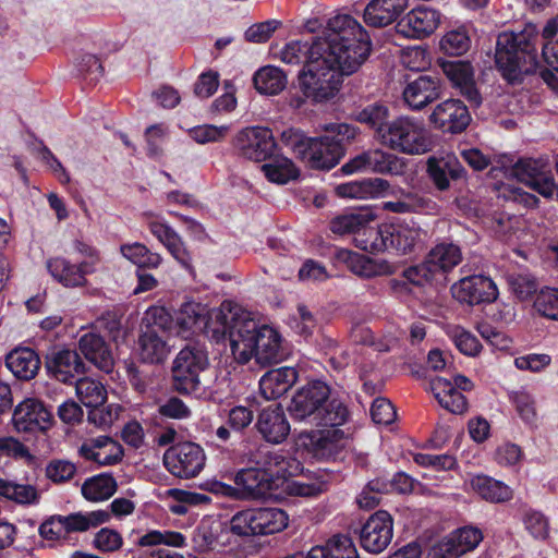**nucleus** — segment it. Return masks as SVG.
I'll list each match as a JSON object with an SVG mask.
<instances>
[{
	"mask_svg": "<svg viewBox=\"0 0 558 558\" xmlns=\"http://www.w3.org/2000/svg\"><path fill=\"white\" fill-rule=\"evenodd\" d=\"M289 412L294 421L330 427L342 425L349 415L344 404L331 397L330 387L322 380L311 381L298 389Z\"/></svg>",
	"mask_w": 558,
	"mask_h": 558,
	"instance_id": "2",
	"label": "nucleus"
},
{
	"mask_svg": "<svg viewBox=\"0 0 558 558\" xmlns=\"http://www.w3.org/2000/svg\"><path fill=\"white\" fill-rule=\"evenodd\" d=\"M259 513L258 508L246 509L236 512L230 521V530L239 536H252L258 534Z\"/></svg>",
	"mask_w": 558,
	"mask_h": 558,
	"instance_id": "55",
	"label": "nucleus"
},
{
	"mask_svg": "<svg viewBox=\"0 0 558 558\" xmlns=\"http://www.w3.org/2000/svg\"><path fill=\"white\" fill-rule=\"evenodd\" d=\"M82 495L89 501L109 499L117 490L116 480L108 474L93 476L82 485Z\"/></svg>",
	"mask_w": 558,
	"mask_h": 558,
	"instance_id": "45",
	"label": "nucleus"
},
{
	"mask_svg": "<svg viewBox=\"0 0 558 558\" xmlns=\"http://www.w3.org/2000/svg\"><path fill=\"white\" fill-rule=\"evenodd\" d=\"M298 380L294 367H279L267 372L259 380V389L267 400L283 396Z\"/></svg>",
	"mask_w": 558,
	"mask_h": 558,
	"instance_id": "31",
	"label": "nucleus"
},
{
	"mask_svg": "<svg viewBox=\"0 0 558 558\" xmlns=\"http://www.w3.org/2000/svg\"><path fill=\"white\" fill-rule=\"evenodd\" d=\"M508 175L517 179L546 198L554 197L555 181L547 158H524L517 161Z\"/></svg>",
	"mask_w": 558,
	"mask_h": 558,
	"instance_id": "12",
	"label": "nucleus"
},
{
	"mask_svg": "<svg viewBox=\"0 0 558 558\" xmlns=\"http://www.w3.org/2000/svg\"><path fill=\"white\" fill-rule=\"evenodd\" d=\"M258 534L269 535L283 531L289 524L288 513L280 508H258Z\"/></svg>",
	"mask_w": 558,
	"mask_h": 558,
	"instance_id": "50",
	"label": "nucleus"
},
{
	"mask_svg": "<svg viewBox=\"0 0 558 558\" xmlns=\"http://www.w3.org/2000/svg\"><path fill=\"white\" fill-rule=\"evenodd\" d=\"M448 538L458 556L475 549L483 539V533L474 526H463L452 532Z\"/></svg>",
	"mask_w": 558,
	"mask_h": 558,
	"instance_id": "54",
	"label": "nucleus"
},
{
	"mask_svg": "<svg viewBox=\"0 0 558 558\" xmlns=\"http://www.w3.org/2000/svg\"><path fill=\"white\" fill-rule=\"evenodd\" d=\"M230 132V125L204 124L190 130V136L198 144L222 141Z\"/></svg>",
	"mask_w": 558,
	"mask_h": 558,
	"instance_id": "61",
	"label": "nucleus"
},
{
	"mask_svg": "<svg viewBox=\"0 0 558 558\" xmlns=\"http://www.w3.org/2000/svg\"><path fill=\"white\" fill-rule=\"evenodd\" d=\"M287 355L280 333L272 327L262 325L253 359L260 365L282 361Z\"/></svg>",
	"mask_w": 558,
	"mask_h": 558,
	"instance_id": "29",
	"label": "nucleus"
},
{
	"mask_svg": "<svg viewBox=\"0 0 558 558\" xmlns=\"http://www.w3.org/2000/svg\"><path fill=\"white\" fill-rule=\"evenodd\" d=\"M533 308L539 316L558 322V288H542L534 296Z\"/></svg>",
	"mask_w": 558,
	"mask_h": 558,
	"instance_id": "52",
	"label": "nucleus"
},
{
	"mask_svg": "<svg viewBox=\"0 0 558 558\" xmlns=\"http://www.w3.org/2000/svg\"><path fill=\"white\" fill-rule=\"evenodd\" d=\"M440 49L450 56H461L471 47V37L465 26L450 29L440 39Z\"/></svg>",
	"mask_w": 558,
	"mask_h": 558,
	"instance_id": "51",
	"label": "nucleus"
},
{
	"mask_svg": "<svg viewBox=\"0 0 558 558\" xmlns=\"http://www.w3.org/2000/svg\"><path fill=\"white\" fill-rule=\"evenodd\" d=\"M80 351L97 368L105 373L113 369L114 360L104 339L96 333H85L78 341Z\"/></svg>",
	"mask_w": 558,
	"mask_h": 558,
	"instance_id": "32",
	"label": "nucleus"
},
{
	"mask_svg": "<svg viewBox=\"0 0 558 558\" xmlns=\"http://www.w3.org/2000/svg\"><path fill=\"white\" fill-rule=\"evenodd\" d=\"M510 401L521 420L526 424H534L537 418L535 399L529 391L520 389L510 393Z\"/></svg>",
	"mask_w": 558,
	"mask_h": 558,
	"instance_id": "58",
	"label": "nucleus"
},
{
	"mask_svg": "<svg viewBox=\"0 0 558 558\" xmlns=\"http://www.w3.org/2000/svg\"><path fill=\"white\" fill-rule=\"evenodd\" d=\"M452 296L460 303L476 305L492 303L498 298L496 283L485 276H469L451 287Z\"/></svg>",
	"mask_w": 558,
	"mask_h": 558,
	"instance_id": "16",
	"label": "nucleus"
},
{
	"mask_svg": "<svg viewBox=\"0 0 558 558\" xmlns=\"http://www.w3.org/2000/svg\"><path fill=\"white\" fill-rule=\"evenodd\" d=\"M282 140L299 158L315 169H331L343 154L339 142L329 135L313 138L291 129L282 133Z\"/></svg>",
	"mask_w": 558,
	"mask_h": 558,
	"instance_id": "6",
	"label": "nucleus"
},
{
	"mask_svg": "<svg viewBox=\"0 0 558 558\" xmlns=\"http://www.w3.org/2000/svg\"><path fill=\"white\" fill-rule=\"evenodd\" d=\"M404 169L402 158L381 149H372V172L401 174Z\"/></svg>",
	"mask_w": 558,
	"mask_h": 558,
	"instance_id": "59",
	"label": "nucleus"
},
{
	"mask_svg": "<svg viewBox=\"0 0 558 558\" xmlns=\"http://www.w3.org/2000/svg\"><path fill=\"white\" fill-rule=\"evenodd\" d=\"M163 463L175 477L192 478L204 469L206 454L204 449L195 442H179L166 450Z\"/></svg>",
	"mask_w": 558,
	"mask_h": 558,
	"instance_id": "11",
	"label": "nucleus"
},
{
	"mask_svg": "<svg viewBox=\"0 0 558 558\" xmlns=\"http://www.w3.org/2000/svg\"><path fill=\"white\" fill-rule=\"evenodd\" d=\"M93 545L101 553H113L122 547L123 538L118 531L102 527L95 534Z\"/></svg>",
	"mask_w": 558,
	"mask_h": 558,
	"instance_id": "63",
	"label": "nucleus"
},
{
	"mask_svg": "<svg viewBox=\"0 0 558 558\" xmlns=\"http://www.w3.org/2000/svg\"><path fill=\"white\" fill-rule=\"evenodd\" d=\"M357 121L374 130L376 140L380 142L381 133L390 122L389 109L383 104L368 105L359 112Z\"/></svg>",
	"mask_w": 558,
	"mask_h": 558,
	"instance_id": "48",
	"label": "nucleus"
},
{
	"mask_svg": "<svg viewBox=\"0 0 558 558\" xmlns=\"http://www.w3.org/2000/svg\"><path fill=\"white\" fill-rule=\"evenodd\" d=\"M146 226L178 263L185 268L190 266L191 257L181 236L163 219L148 216Z\"/></svg>",
	"mask_w": 558,
	"mask_h": 558,
	"instance_id": "26",
	"label": "nucleus"
},
{
	"mask_svg": "<svg viewBox=\"0 0 558 558\" xmlns=\"http://www.w3.org/2000/svg\"><path fill=\"white\" fill-rule=\"evenodd\" d=\"M265 177L274 183L286 184L299 177L300 171L287 157L277 156L260 167Z\"/></svg>",
	"mask_w": 558,
	"mask_h": 558,
	"instance_id": "46",
	"label": "nucleus"
},
{
	"mask_svg": "<svg viewBox=\"0 0 558 558\" xmlns=\"http://www.w3.org/2000/svg\"><path fill=\"white\" fill-rule=\"evenodd\" d=\"M376 216L371 210L343 214L330 221V230L339 235L354 234L355 246L362 250L357 240L361 238L367 241L373 240L371 231H375L376 229L371 227L369 223L373 222Z\"/></svg>",
	"mask_w": 558,
	"mask_h": 558,
	"instance_id": "23",
	"label": "nucleus"
},
{
	"mask_svg": "<svg viewBox=\"0 0 558 558\" xmlns=\"http://www.w3.org/2000/svg\"><path fill=\"white\" fill-rule=\"evenodd\" d=\"M429 121L436 129L454 134L466 129L471 116L461 100L447 99L435 107Z\"/></svg>",
	"mask_w": 558,
	"mask_h": 558,
	"instance_id": "19",
	"label": "nucleus"
},
{
	"mask_svg": "<svg viewBox=\"0 0 558 558\" xmlns=\"http://www.w3.org/2000/svg\"><path fill=\"white\" fill-rule=\"evenodd\" d=\"M473 383L464 375H457L453 383L442 378L435 377L430 380V389L439 404L454 414L463 413L468 408V402L462 391H470Z\"/></svg>",
	"mask_w": 558,
	"mask_h": 558,
	"instance_id": "14",
	"label": "nucleus"
},
{
	"mask_svg": "<svg viewBox=\"0 0 558 558\" xmlns=\"http://www.w3.org/2000/svg\"><path fill=\"white\" fill-rule=\"evenodd\" d=\"M388 189L389 184L386 180L374 178L339 184L336 193L340 197L368 199L386 196Z\"/></svg>",
	"mask_w": 558,
	"mask_h": 558,
	"instance_id": "34",
	"label": "nucleus"
},
{
	"mask_svg": "<svg viewBox=\"0 0 558 558\" xmlns=\"http://www.w3.org/2000/svg\"><path fill=\"white\" fill-rule=\"evenodd\" d=\"M440 94V80L438 77L421 75L405 85L402 98L411 110H421L438 99Z\"/></svg>",
	"mask_w": 558,
	"mask_h": 558,
	"instance_id": "24",
	"label": "nucleus"
},
{
	"mask_svg": "<svg viewBox=\"0 0 558 558\" xmlns=\"http://www.w3.org/2000/svg\"><path fill=\"white\" fill-rule=\"evenodd\" d=\"M253 83L259 94L274 96L286 88L288 78L281 69L275 65H266L255 72Z\"/></svg>",
	"mask_w": 558,
	"mask_h": 558,
	"instance_id": "41",
	"label": "nucleus"
},
{
	"mask_svg": "<svg viewBox=\"0 0 558 558\" xmlns=\"http://www.w3.org/2000/svg\"><path fill=\"white\" fill-rule=\"evenodd\" d=\"M469 484L475 494L489 502H505L513 495L508 485L484 474L472 475Z\"/></svg>",
	"mask_w": 558,
	"mask_h": 558,
	"instance_id": "37",
	"label": "nucleus"
},
{
	"mask_svg": "<svg viewBox=\"0 0 558 558\" xmlns=\"http://www.w3.org/2000/svg\"><path fill=\"white\" fill-rule=\"evenodd\" d=\"M75 389L76 396L87 408L101 405L107 399L105 386L89 377L78 379Z\"/></svg>",
	"mask_w": 558,
	"mask_h": 558,
	"instance_id": "49",
	"label": "nucleus"
},
{
	"mask_svg": "<svg viewBox=\"0 0 558 558\" xmlns=\"http://www.w3.org/2000/svg\"><path fill=\"white\" fill-rule=\"evenodd\" d=\"M437 276L451 271L462 260V251L452 242H440L426 256Z\"/></svg>",
	"mask_w": 558,
	"mask_h": 558,
	"instance_id": "38",
	"label": "nucleus"
},
{
	"mask_svg": "<svg viewBox=\"0 0 558 558\" xmlns=\"http://www.w3.org/2000/svg\"><path fill=\"white\" fill-rule=\"evenodd\" d=\"M337 259L344 263L352 272L365 278L390 272V267L387 264L377 263L345 248L337 252Z\"/></svg>",
	"mask_w": 558,
	"mask_h": 558,
	"instance_id": "39",
	"label": "nucleus"
},
{
	"mask_svg": "<svg viewBox=\"0 0 558 558\" xmlns=\"http://www.w3.org/2000/svg\"><path fill=\"white\" fill-rule=\"evenodd\" d=\"M384 146L408 155H422L433 147L430 132L415 118L399 117L389 122L379 142Z\"/></svg>",
	"mask_w": 558,
	"mask_h": 558,
	"instance_id": "7",
	"label": "nucleus"
},
{
	"mask_svg": "<svg viewBox=\"0 0 558 558\" xmlns=\"http://www.w3.org/2000/svg\"><path fill=\"white\" fill-rule=\"evenodd\" d=\"M525 530L536 539H546L549 534L547 518L535 510H529L523 517Z\"/></svg>",
	"mask_w": 558,
	"mask_h": 558,
	"instance_id": "64",
	"label": "nucleus"
},
{
	"mask_svg": "<svg viewBox=\"0 0 558 558\" xmlns=\"http://www.w3.org/2000/svg\"><path fill=\"white\" fill-rule=\"evenodd\" d=\"M235 484L250 496H263L272 488L268 474L260 465L243 469L235 474Z\"/></svg>",
	"mask_w": 558,
	"mask_h": 558,
	"instance_id": "40",
	"label": "nucleus"
},
{
	"mask_svg": "<svg viewBox=\"0 0 558 558\" xmlns=\"http://www.w3.org/2000/svg\"><path fill=\"white\" fill-rule=\"evenodd\" d=\"M78 452L85 460L100 466L114 465L122 460L124 454L122 446L106 435L84 440Z\"/></svg>",
	"mask_w": 558,
	"mask_h": 558,
	"instance_id": "21",
	"label": "nucleus"
},
{
	"mask_svg": "<svg viewBox=\"0 0 558 558\" xmlns=\"http://www.w3.org/2000/svg\"><path fill=\"white\" fill-rule=\"evenodd\" d=\"M257 429L271 444H281L290 433V424L279 404L265 408L258 415Z\"/></svg>",
	"mask_w": 558,
	"mask_h": 558,
	"instance_id": "28",
	"label": "nucleus"
},
{
	"mask_svg": "<svg viewBox=\"0 0 558 558\" xmlns=\"http://www.w3.org/2000/svg\"><path fill=\"white\" fill-rule=\"evenodd\" d=\"M0 496L19 504H32L38 498L34 486L17 484L2 478H0Z\"/></svg>",
	"mask_w": 558,
	"mask_h": 558,
	"instance_id": "57",
	"label": "nucleus"
},
{
	"mask_svg": "<svg viewBox=\"0 0 558 558\" xmlns=\"http://www.w3.org/2000/svg\"><path fill=\"white\" fill-rule=\"evenodd\" d=\"M225 323L226 328L220 342L228 339L233 359L241 364L248 363L253 360L262 325L252 317L250 312L233 301Z\"/></svg>",
	"mask_w": 558,
	"mask_h": 558,
	"instance_id": "5",
	"label": "nucleus"
},
{
	"mask_svg": "<svg viewBox=\"0 0 558 558\" xmlns=\"http://www.w3.org/2000/svg\"><path fill=\"white\" fill-rule=\"evenodd\" d=\"M393 535V521L387 511H377L364 523L360 538L362 547L373 554L387 548Z\"/></svg>",
	"mask_w": 558,
	"mask_h": 558,
	"instance_id": "17",
	"label": "nucleus"
},
{
	"mask_svg": "<svg viewBox=\"0 0 558 558\" xmlns=\"http://www.w3.org/2000/svg\"><path fill=\"white\" fill-rule=\"evenodd\" d=\"M12 423L17 432H44L51 426L52 414L40 400L26 398L15 407Z\"/></svg>",
	"mask_w": 558,
	"mask_h": 558,
	"instance_id": "15",
	"label": "nucleus"
},
{
	"mask_svg": "<svg viewBox=\"0 0 558 558\" xmlns=\"http://www.w3.org/2000/svg\"><path fill=\"white\" fill-rule=\"evenodd\" d=\"M295 448L303 454L319 461L335 459L345 446L344 433L336 427L304 430L295 437Z\"/></svg>",
	"mask_w": 558,
	"mask_h": 558,
	"instance_id": "10",
	"label": "nucleus"
},
{
	"mask_svg": "<svg viewBox=\"0 0 558 558\" xmlns=\"http://www.w3.org/2000/svg\"><path fill=\"white\" fill-rule=\"evenodd\" d=\"M446 333L452 340L456 348L464 355L476 356L482 350L478 339L461 326H448Z\"/></svg>",
	"mask_w": 558,
	"mask_h": 558,
	"instance_id": "53",
	"label": "nucleus"
},
{
	"mask_svg": "<svg viewBox=\"0 0 558 558\" xmlns=\"http://www.w3.org/2000/svg\"><path fill=\"white\" fill-rule=\"evenodd\" d=\"M121 255L140 268H158L162 263L160 254L151 252L145 244L140 242L125 243L120 245Z\"/></svg>",
	"mask_w": 558,
	"mask_h": 558,
	"instance_id": "44",
	"label": "nucleus"
},
{
	"mask_svg": "<svg viewBox=\"0 0 558 558\" xmlns=\"http://www.w3.org/2000/svg\"><path fill=\"white\" fill-rule=\"evenodd\" d=\"M327 482L320 476L311 478L302 476L287 483V492L293 496L316 497L327 489Z\"/></svg>",
	"mask_w": 558,
	"mask_h": 558,
	"instance_id": "56",
	"label": "nucleus"
},
{
	"mask_svg": "<svg viewBox=\"0 0 558 558\" xmlns=\"http://www.w3.org/2000/svg\"><path fill=\"white\" fill-rule=\"evenodd\" d=\"M235 147L243 157L262 161L271 154L275 142L268 128L248 126L238 133Z\"/></svg>",
	"mask_w": 558,
	"mask_h": 558,
	"instance_id": "18",
	"label": "nucleus"
},
{
	"mask_svg": "<svg viewBox=\"0 0 558 558\" xmlns=\"http://www.w3.org/2000/svg\"><path fill=\"white\" fill-rule=\"evenodd\" d=\"M167 135L168 128L165 124H154L146 129L145 138L149 157L158 159L162 156V146Z\"/></svg>",
	"mask_w": 558,
	"mask_h": 558,
	"instance_id": "62",
	"label": "nucleus"
},
{
	"mask_svg": "<svg viewBox=\"0 0 558 558\" xmlns=\"http://www.w3.org/2000/svg\"><path fill=\"white\" fill-rule=\"evenodd\" d=\"M136 544L141 547L165 545L173 548H184L187 545L185 535L171 530H148L138 537Z\"/></svg>",
	"mask_w": 558,
	"mask_h": 558,
	"instance_id": "47",
	"label": "nucleus"
},
{
	"mask_svg": "<svg viewBox=\"0 0 558 558\" xmlns=\"http://www.w3.org/2000/svg\"><path fill=\"white\" fill-rule=\"evenodd\" d=\"M46 367L53 378L65 384L84 372V363L80 355L70 349L52 350L47 355Z\"/></svg>",
	"mask_w": 558,
	"mask_h": 558,
	"instance_id": "27",
	"label": "nucleus"
},
{
	"mask_svg": "<svg viewBox=\"0 0 558 558\" xmlns=\"http://www.w3.org/2000/svg\"><path fill=\"white\" fill-rule=\"evenodd\" d=\"M5 365L16 378L29 380L39 371L40 360L34 350L16 348L7 355Z\"/></svg>",
	"mask_w": 558,
	"mask_h": 558,
	"instance_id": "36",
	"label": "nucleus"
},
{
	"mask_svg": "<svg viewBox=\"0 0 558 558\" xmlns=\"http://www.w3.org/2000/svg\"><path fill=\"white\" fill-rule=\"evenodd\" d=\"M255 463L268 474L271 484L275 478L298 476L303 473L301 462L281 450L271 451L260 448L255 457Z\"/></svg>",
	"mask_w": 558,
	"mask_h": 558,
	"instance_id": "20",
	"label": "nucleus"
},
{
	"mask_svg": "<svg viewBox=\"0 0 558 558\" xmlns=\"http://www.w3.org/2000/svg\"><path fill=\"white\" fill-rule=\"evenodd\" d=\"M138 356L148 364L162 363L170 353V345L155 328H145L138 338Z\"/></svg>",
	"mask_w": 558,
	"mask_h": 558,
	"instance_id": "33",
	"label": "nucleus"
},
{
	"mask_svg": "<svg viewBox=\"0 0 558 558\" xmlns=\"http://www.w3.org/2000/svg\"><path fill=\"white\" fill-rule=\"evenodd\" d=\"M427 171L437 189L444 191L449 187V178H460L463 168L456 156L446 154L430 157L427 161Z\"/></svg>",
	"mask_w": 558,
	"mask_h": 558,
	"instance_id": "35",
	"label": "nucleus"
},
{
	"mask_svg": "<svg viewBox=\"0 0 558 558\" xmlns=\"http://www.w3.org/2000/svg\"><path fill=\"white\" fill-rule=\"evenodd\" d=\"M46 267L50 276L65 288H77L86 284V275L95 271L93 264L82 262L73 264L64 257L49 258Z\"/></svg>",
	"mask_w": 558,
	"mask_h": 558,
	"instance_id": "22",
	"label": "nucleus"
},
{
	"mask_svg": "<svg viewBox=\"0 0 558 558\" xmlns=\"http://www.w3.org/2000/svg\"><path fill=\"white\" fill-rule=\"evenodd\" d=\"M310 558H360L357 549L348 535H335L326 546L310 550Z\"/></svg>",
	"mask_w": 558,
	"mask_h": 558,
	"instance_id": "43",
	"label": "nucleus"
},
{
	"mask_svg": "<svg viewBox=\"0 0 558 558\" xmlns=\"http://www.w3.org/2000/svg\"><path fill=\"white\" fill-rule=\"evenodd\" d=\"M441 70L452 86L460 90L472 105L482 102L481 95L474 82V69L468 61H445Z\"/></svg>",
	"mask_w": 558,
	"mask_h": 558,
	"instance_id": "25",
	"label": "nucleus"
},
{
	"mask_svg": "<svg viewBox=\"0 0 558 558\" xmlns=\"http://www.w3.org/2000/svg\"><path fill=\"white\" fill-rule=\"evenodd\" d=\"M495 62L509 82L532 71L536 65V49L531 45V34L501 33L497 39Z\"/></svg>",
	"mask_w": 558,
	"mask_h": 558,
	"instance_id": "4",
	"label": "nucleus"
},
{
	"mask_svg": "<svg viewBox=\"0 0 558 558\" xmlns=\"http://www.w3.org/2000/svg\"><path fill=\"white\" fill-rule=\"evenodd\" d=\"M440 23L441 13L437 9L421 4L398 20L396 32L404 38L422 40L434 34Z\"/></svg>",
	"mask_w": 558,
	"mask_h": 558,
	"instance_id": "13",
	"label": "nucleus"
},
{
	"mask_svg": "<svg viewBox=\"0 0 558 558\" xmlns=\"http://www.w3.org/2000/svg\"><path fill=\"white\" fill-rule=\"evenodd\" d=\"M408 7V0H372L364 10V21L374 27H384L397 20Z\"/></svg>",
	"mask_w": 558,
	"mask_h": 558,
	"instance_id": "30",
	"label": "nucleus"
},
{
	"mask_svg": "<svg viewBox=\"0 0 558 558\" xmlns=\"http://www.w3.org/2000/svg\"><path fill=\"white\" fill-rule=\"evenodd\" d=\"M231 311V301H223L219 307L209 308L198 302H186L175 314L177 333L189 339L196 335H205L216 343H220L225 332L226 315Z\"/></svg>",
	"mask_w": 558,
	"mask_h": 558,
	"instance_id": "3",
	"label": "nucleus"
},
{
	"mask_svg": "<svg viewBox=\"0 0 558 558\" xmlns=\"http://www.w3.org/2000/svg\"><path fill=\"white\" fill-rule=\"evenodd\" d=\"M208 365V357L203 349L185 347L182 349L172 366V378L174 388L186 395L203 397L205 389L199 379V373Z\"/></svg>",
	"mask_w": 558,
	"mask_h": 558,
	"instance_id": "9",
	"label": "nucleus"
},
{
	"mask_svg": "<svg viewBox=\"0 0 558 558\" xmlns=\"http://www.w3.org/2000/svg\"><path fill=\"white\" fill-rule=\"evenodd\" d=\"M391 194L399 202L409 204V213L433 214L436 211V203L418 193L398 189L392 191Z\"/></svg>",
	"mask_w": 558,
	"mask_h": 558,
	"instance_id": "60",
	"label": "nucleus"
},
{
	"mask_svg": "<svg viewBox=\"0 0 558 558\" xmlns=\"http://www.w3.org/2000/svg\"><path fill=\"white\" fill-rule=\"evenodd\" d=\"M422 229L416 225L385 223L371 231L372 241L359 239L363 251L371 253L392 252L399 255L412 253L422 241Z\"/></svg>",
	"mask_w": 558,
	"mask_h": 558,
	"instance_id": "8",
	"label": "nucleus"
},
{
	"mask_svg": "<svg viewBox=\"0 0 558 558\" xmlns=\"http://www.w3.org/2000/svg\"><path fill=\"white\" fill-rule=\"evenodd\" d=\"M371 39L364 27L351 15L338 14L328 20L323 34L312 44L292 40L279 52L286 64L304 63L299 73L303 95L314 102L333 98L342 77L355 73L371 52Z\"/></svg>",
	"mask_w": 558,
	"mask_h": 558,
	"instance_id": "1",
	"label": "nucleus"
},
{
	"mask_svg": "<svg viewBox=\"0 0 558 558\" xmlns=\"http://www.w3.org/2000/svg\"><path fill=\"white\" fill-rule=\"evenodd\" d=\"M110 520V513L105 510L74 512L62 515L66 537L72 533H83L97 527Z\"/></svg>",
	"mask_w": 558,
	"mask_h": 558,
	"instance_id": "42",
	"label": "nucleus"
}]
</instances>
